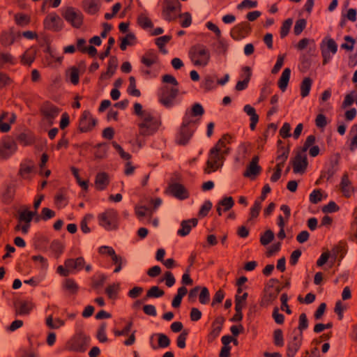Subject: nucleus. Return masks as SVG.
I'll list each match as a JSON object with an SVG mask.
<instances>
[{
    "label": "nucleus",
    "mask_w": 357,
    "mask_h": 357,
    "mask_svg": "<svg viewBox=\"0 0 357 357\" xmlns=\"http://www.w3.org/2000/svg\"><path fill=\"white\" fill-rule=\"evenodd\" d=\"M142 63L146 67L150 68L158 61V56L154 51L147 52L141 59Z\"/></svg>",
    "instance_id": "nucleus-30"
},
{
    "label": "nucleus",
    "mask_w": 357,
    "mask_h": 357,
    "mask_svg": "<svg viewBox=\"0 0 357 357\" xmlns=\"http://www.w3.org/2000/svg\"><path fill=\"white\" fill-rule=\"evenodd\" d=\"M243 70L247 71V77L244 79L243 81H238L236 85V89L237 91H243L247 88L248 82L250 81L251 77V70L250 67L245 66L243 68Z\"/></svg>",
    "instance_id": "nucleus-38"
},
{
    "label": "nucleus",
    "mask_w": 357,
    "mask_h": 357,
    "mask_svg": "<svg viewBox=\"0 0 357 357\" xmlns=\"http://www.w3.org/2000/svg\"><path fill=\"white\" fill-rule=\"evenodd\" d=\"M35 164L31 160H25L20 165L19 174L24 179L29 178V175L33 172Z\"/></svg>",
    "instance_id": "nucleus-24"
},
{
    "label": "nucleus",
    "mask_w": 357,
    "mask_h": 357,
    "mask_svg": "<svg viewBox=\"0 0 357 357\" xmlns=\"http://www.w3.org/2000/svg\"><path fill=\"white\" fill-rule=\"evenodd\" d=\"M278 156L276 158V160H282V162H285L288 158L289 150L287 147H286L285 142L279 139L278 141Z\"/></svg>",
    "instance_id": "nucleus-31"
},
{
    "label": "nucleus",
    "mask_w": 357,
    "mask_h": 357,
    "mask_svg": "<svg viewBox=\"0 0 357 357\" xmlns=\"http://www.w3.org/2000/svg\"><path fill=\"white\" fill-rule=\"evenodd\" d=\"M224 322V319L222 317L217 318L213 324V329L208 335V341L213 342L220 333L222 330V326Z\"/></svg>",
    "instance_id": "nucleus-28"
},
{
    "label": "nucleus",
    "mask_w": 357,
    "mask_h": 357,
    "mask_svg": "<svg viewBox=\"0 0 357 357\" xmlns=\"http://www.w3.org/2000/svg\"><path fill=\"white\" fill-rule=\"evenodd\" d=\"M135 40V36L132 33H128L124 38L121 39V43L120 45V48L122 50H125L128 45H133V43Z\"/></svg>",
    "instance_id": "nucleus-53"
},
{
    "label": "nucleus",
    "mask_w": 357,
    "mask_h": 357,
    "mask_svg": "<svg viewBox=\"0 0 357 357\" xmlns=\"http://www.w3.org/2000/svg\"><path fill=\"white\" fill-rule=\"evenodd\" d=\"M46 324L51 329H57L64 325V321L60 319L53 320L52 315H50L46 319Z\"/></svg>",
    "instance_id": "nucleus-51"
},
{
    "label": "nucleus",
    "mask_w": 357,
    "mask_h": 357,
    "mask_svg": "<svg viewBox=\"0 0 357 357\" xmlns=\"http://www.w3.org/2000/svg\"><path fill=\"white\" fill-rule=\"evenodd\" d=\"M40 112L43 116V124L45 129H47L54 123L56 118L60 112V109L56 106L46 102L41 107Z\"/></svg>",
    "instance_id": "nucleus-5"
},
{
    "label": "nucleus",
    "mask_w": 357,
    "mask_h": 357,
    "mask_svg": "<svg viewBox=\"0 0 357 357\" xmlns=\"http://www.w3.org/2000/svg\"><path fill=\"white\" fill-rule=\"evenodd\" d=\"M220 206L224 212L228 211L234 205V201L231 197H225L217 204Z\"/></svg>",
    "instance_id": "nucleus-40"
},
{
    "label": "nucleus",
    "mask_w": 357,
    "mask_h": 357,
    "mask_svg": "<svg viewBox=\"0 0 357 357\" xmlns=\"http://www.w3.org/2000/svg\"><path fill=\"white\" fill-rule=\"evenodd\" d=\"M67 75L69 77L70 81L73 84H77L79 82V70L76 67H71L67 71Z\"/></svg>",
    "instance_id": "nucleus-52"
},
{
    "label": "nucleus",
    "mask_w": 357,
    "mask_h": 357,
    "mask_svg": "<svg viewBox=\"0 0 357 357\" xmlns=\"http://www.w3.org/2000/svg\"><path fill=\"white\" fill-rule=\"evenodd\" d=\"M170 192L179 199H184L188 197V193L185 187L178 183H174L169 187Z\"/></svg>",
    "instance_id": "nucleus-19"
},
{
    "label": "nucleus",
    "mask_w": 357,
    "mask_h": 357,
    "mask_svg": "<svg viewBox=\"0 0 357 357\" xmlns=\"http://www.w3.org/2000/svg\"><path fill=\"white\" fill-rule=\"evenodd\" d=\"M128 92L133 96L138 97L140 96V91L136 89V81L134 77L131 76L129 78V86L128 88Z\"/></svg>",
    "instance_id": "nucleus-54"
},
{
    "label": "nucleus",
    "mask_w": 357,
    "mask_h": 357,
    "mask_svg": "<svg viewBox=\"0 0 357 357\" xmlns=\"http://www.w3.org/2000/svg\"><path fill=\"white\" fill-rule=\"evenodd\" d=\"M230 139V135H223L211 149L206 166L204 168L206 174L214 172L222 165L224 155L229 153V147L227 145L229 143Z\"/></svg>",
    "instance_id": "nucleus-1"
},
{
    "label": "nucleus",
    "mask_w": 357,
    "mask_h": 357,
    "mask_svg": "<svg viewBox=\"0 0 357 357\" xmlns=\"http://www.w3.org/2000/svg\"><path fill=\"white\" fill-rule=\"evenodd\" d=\"M292 23H293V20L291 18L286 20L283 22L281 29H280L281 38H284L287 36V34L289 33V29L292 25Z\"/></svg>",
    "instance_id": "nucleus-58"
},
{
    "label": "nucleus",
    "mask_w": 357,
    "mask_h": 357,
    "mask_svg": "<svg viewBox=\"0 0 357 357\" xmlns=\"http://www.w3.org/2000/svg\"><path fill=\"white\" fill-rule=\"evenodd\" d=\"M154 337H158V347L161 348H166L170 344L169 338L163 333H155L151 335V340Z\"/></svg>",
    "instance_id": "nucleus-43"
},
{
    "label": "nucleus",
    "mask_w": 357,
    "mask_h": 357,
    "mask_svg": "<svg viewBox=\"0 0 357 357\" xmlns=\"http://www.w3.org/2000/svg\"><path fill=\"white\" fill-rule=\"evenodd\" d=\"M14 20L17 25L25 26L30 23L31 18L29 15L24 13H17L14 16Z\"/></svg>",
    "instance_id": "nucleus-36"
},
{
    "label": "nucleus",
    "mask_w": 357,
    "mask_h": 357,
    "mask_svg": "<svg viewBox=\"0 0 357 357\" xmlns=\"http://www.w3.org/2000/svg\"><path fill=\"white\" fill-rule=\"evenodd\" d=\"M312 81L310 77H305L301 84V95L302 97H306L308 96Z\"/></svg>",
    "instance_id": "nucleus-42"
},
{
    "label": "nucleus",
    "mask_w": 357,
    "mask_h": 357,
    "mask_svg": "<svg viewBox=\"0 0 357 357\" xmlns=\"http://www.w3.org/2000/svg\"><path fill=\"white\" fill-rule=\"evenodd\" d=\"M15 119L16 116L13 113L3 112L0 116V132H8L10 124L15 122Z\"/></svg>",
    "instance_id": "nucleus-15"
},
{
    "label": "nucleus",
    "mask_w": 357,
    "mask_h": 357,
    "mask_svg": "<svg viewBox=\"0 0 357 357\" xmlns=\"http://www.w3.org/2000/svg\"><path fill=\"white\" fill-rule=\"evenodd\" d=\"M302 343V335L294 336L292 340L288 342L287 348V356L294 357L299 350Z\"/></svg>",
    "instance_id": "nucleus-14"
},
{
    "label": "nucleus",
    "mask_w": 357,
    "mask_h": 357,
    "mask_svg": "<svg viewBox=\"0 0 357 357\" xmlns=\"http://www.w3.org/2000/svg\"><path fill=\"white\" fill-rule=\"evenodd\" d=\"M307 21L305 19H300L296 22L294 28V32L295 35L298 36L301 33L303 29L305 28Z\"/></svg>",
    "instance_id": "nucleus-60"
},
{
    "label": "nucleus",
    "mask_w": 357,
    "mask_h": 357,
    "mask_svg": "<svg viewBox=\"0 0 357 357\" xmlns=\"http://www.w3.org/2000/svg\"><path fill=\"white\" fill-rule=\"evenodd\" d=\"M259 157L255 156L248 165L246 171L243 173L245 177L253 178L258 175L261 168L258 165Z\"/></svg>",
    "instance_id": "nucleus-18"
},
{
    "label": "nucleus",
    "mask_w": 357,
    "mask_h": 357,
    "mask_svg": "<svg viewBox=\"0 0 357 357\" xmlns=\"http://www.w3.org/2000/svg\"><path fill=\"white\" fill-rule=\"evenodd\" d=\"M347 252L346 243L343 241L339 242L337 245L334 246L331 251V256L337 258L340 257V259H342Z\"/></svg>",
    "instance_id": "nucleus-33"
},
{
    "label": "nucleus",
    "mask_w": 357,
    "mask_h": 357,
    "mask_svg": "<svg viewBox=\"0 0 357 357\" xmlns=\"http://www.w3.org/2000/svg\"><path fill=\"white\" fill-rule=\"evenodd\" d=\"M189 58L194 66L206 67L210 61L211 53L204 45H197L190 48Z\"/></svg>",
    "instance_id": "nucleus-3"
},
{
    "label": "nucleus",
    "mask_w": 357,
    "mask_h": 357,
    "mask_svg": "<svg viewBox=\"0 0 357 357\" xmlns=\"http://www.w3.org/2000/svg\"><path fill=\"white\" fill-rule=\"evenodd\" d=\"M178 93V89L174 86H165L159 96L160 102L167 108H171L174 105V99Z\"/></svg>",
    "instance_id": "nucleus-6"
},
{
    "label": "nucleus",
    "mask_w": 357,
    "mask_h": 357,
    "mask_svg": "<svg viewBox=\"0 0 357 357\" xmlns=\"http://www.w3.org/2000/svg\"><path fill=\"white\" fill-rule=\"evenodd\" d=\"M248 293L245 292L243 295H236L235 297V310L238 311L239 310H242L243 308L245 305V301L248 298Z\"/></svg>",
    "instance_id": "nucleus-47"
},
{
    "label": "nucleus",
    "mask_w": 357,
    "mask_h": 357,
    "mask_svg": "<svg viewBox=\"0 0 357 357\" xmlns=\"http://www.w3.org/2000/svg\"><path fill=\"white\" fill-rule=\"evenodd\" d=\"M273 342L275 346L282 347L284 345L283 333L281 329H276L273 333Z\"/></svg>",
    "instance_id": "nucleus-57"
},
{
    "label": "nucleus",
    "mask_w": 357,
    "mask_h": 357,
    "mask_svg": "<svg viewBox=\"0 0 357 357\" xmlns=\"http://www.w3.org/2000/svg\"><path fill=\"white\" fill-rule=\"evenodd\" d=\"M17 149V144L9 135H5L0 142V157L8 159Z\"/></svg>",
    "instance_id": "nucleus-7"
},
{
    "label": "nucleus",
    "mask_w": 357,
    "mask_h": 357,
    "mask_svg": "<svg viewBox=\"0 0 357 357\" xmlns=\"http://www.w3.org/2000/svg\"><path fill=\"white\" fill-rule=\"evenodd\" d=\"M198 119H189L183 116L181 126V134H193L197 131Z\"/></svg>",
    "instance_id": "nucleus-13"
},
{
    "label": "nucleus",
    "mask_w": 357,
    "mask_h": 357,
    "mask_svg": "<svg viewBox=\"0 0 357 357\" xmlns=\"http://www.w3.org/2000/svg\"><path fill=\"white\" fill-rule=\"evenodd\" d=\"M204 113V109L201 104L195 103L191 108L186 109L183 116L189 119H198Z\"/></svg>",
    "instance_id": "nucleus-20"
},
{
    "label": "nucleus",
    "mask_w": 357,
    "mask_h": 357,
    "mask_svg": "<svg viewBox=\"0 0 357 357\" xmlns=\"http://www.w3.org/2000/svg\"><path fill=\"white\" fill-rule=\"evenodd\" d=\"M308 327V320L307 319V316L305 313H302L299 316V324L298 326V329L300 331L302 335V332L307 328Z\"/></svg>",
    "instance_id": "nucleus-63"
},
{
    "label": "nucleus",
    "mask_w": 357,
    "mask_h": 357,
    "mask_svg": "<svg viewBox=\"0 0 357 357\" xmlns=\"http://www.w3.org/2000/svg\"><path fill=\"white\" fill-rule=\"evenodd\" d=\"M250 31V24L248 22H242L231 29L230 36L235 40H241L248 36Z\"/></svg>",
    "instance_id": "nucleus-9"
},
{
    "label": "nucleus",
    "mask_w": 357,
    "mask_h": 357,
    "mask_svg": "<svg viewBox=\"0 0 357 357\" xmlns=\"http://www.w3.org/2000/svg\"><path fill=\"white\" fill-rule=\"evenodd\" d=\"M33 308V304L28 301L22 302L17 310V314L20 315H27Z\"/></svg>",
    "instance_id": "nucleus-45"
},
{
    "label": "nucleus",
    "mask_w": 357,
    "mask_h": 357,
    "mask_svg": "<svg viewBox=\"0 0 357 357\" xmlns=\"http://www.w3.org/2000/svg\"><path fill=\"white\" fill-rule=\"evenodd\" d=\"M165 291L158 286L151 287L146 292V298H160L164 296Z\"/></svg>",
    "instance_id": "nucleus-48"
},
{
    "label": "nucleus",
    "mask_w": 357,
    "mask_h": 357,
    "mask_svg": "<svg viewBox=\"0 0 357 357\" xmlns=\"http://www.w3.org/2000/svg\"><path fill=\"white\" fill-rule=\"evenodd\" d=\"M135 213L139 218H142L146 215L151 216L153 211H151V208L146 206H137L135 207Z\"/></svg>",
    "instance_id": "nucleus-61"
},
{
    "label": "nucleus",
    "mask_w": 357,
    "mask_h": 357,
    "mask_svg": "<svg viewBox=\"0 0 357 357\" xmlns=\"http://www.w3.org/2000/svg\"><path fill=\"white\" fill-rule=\"evenodd\" d=\"M99 225L107 231L116 230L119 225L118 212L113 208H108L98 216Z\"/></svg>",
    "instance_id": "nucleus-4"
},
{
    "label": "nucleus",
    "mask_w": 357,
    "mask_h": 357,
    "mask_svg": "<svg viewBox=\"0 0 357 357\" xmlns=\"http://www.w3.org/2000/svg\"><path fill=\"white\" fill-rule=\"evenodd\" d=\"M340 188L343 195L347 198L350 197L354 192V188L352 186L351 182L349 179L347 173H344L343 174L340 183Z\"/></svg>",
    "instance_id": "nucleus-17"
},
{
    "label": "nucleus",
    "mask_w": 357,
    "mask_h": 357,
    "mask_svg": "<svg viewBox=\"0 0 357 357\" xmlns=\"http://www.w3.org/2000/svg\"><path fill=\"white\" fill-rule=\"evenodd\" d=\"M32 260L35 261L38 267L41 271H46L48 267L47 259L41 255H34L31 257Z\"/></svg>",
    "instance_id": "nucleus-46"
},
{
    "label": "nucleus",
    "mask_w": 357,
    "mask_h": 357,
    "mask_svg": "<svg viewBox=\"0 0 357 357\" xmlns=\"http://www.w3.org/2000/svg\"><path fill=\"white\" fill-rule=\"evenodd\" d=\"M307 160L305 153L301 151L295 156L292 161L294 172L303 174L307 167Z\"/></svg>",
    "instance_id": "nucleus-11"
},
{
    "label": "nucleus",
    "mask_w": 357,
    "mask_h": 357,
    "mask_svg": "<svg viewBox=\"0 0 357 357\" xmlns=\"http://www.w3.org/2000/svg\"><path fill=\"white\" fill-rule=\"evenodd\" d=\"M50 249L59 256L63 252V245L59 241L54 240L51 243Z\"/></svg>",
    "instance_id": "nucleus-62"
},
{
    "label": "nucleus",
    "mask_w": 357,
    "mask_h": 357,
    "mask_svg": "<svg viewBox=\"0 0 357 357\" xmlns=\"http://www.w3.org/2000/svg\"><path fill=\"white\" fill-rule=\"evenodd\" d=\"M176 0H166L165 7L162 11L163 17L168 21H172L175 19L174 12L176 9Z\"/></svg>",
    "instance_id": "nucleus-21"
},
{
    "label": "nucleus",
    "mask_w": 357,
    "mask_h": 357,
    "mask_svg": "<svg viewBox=\"0 0 357 357\" xmlns=\"http://www.w3.org/2000/svg\"><path fill=\"white\" fill-rule=\"evenodd\" d=\"M338 159L332 160L326 170L321 172L319 179L326 178L329 180L335 174L337 170Z\"/></svg>",
    "instance_id": "nucleus-29"
},
{
    "label": "nucleus",
    "mask_w": 357,
    "mask_h": 357,
    "mask_svg": "<svg viewBox=\"0 0 357 357\" xmlns=\"http://www.w3.org/2000/svg\"><path fill=\"white\" fill-rule=\"evenodd\" d=\"M90 340V337L84 334L79 335L75 341L73 349L78 352L85 351L86 347L89 344Z\"/></svg>",
    "instance_id": "nucleus-22"
},
{
    "label": "nucleus",
    "mask_w": 357,
    "mask_h": 357,
    "mask_svg": "<svg viewBox=\"0 0 357 357\" xmlns=\"http://www.w3.org/2000/svg\"><path fill=\"white\" fill-rule=\"evenodd\" d=\"M197 220L192 218L186 220H183L181 223V228L178 230L177 234L181 236H185L188 235L191 229L197 225Z\"/></svg>",
    "instance_id": "nucleus-23"
},
{
    "label": "nucleus",
    "mask_w": 357,
    "mask_h": 357,
    "mask_svg": "<svg viewBox=\"0 0 357 357\" xmlns=\"http://www.w3.org/2000/svg\"><path fill=\"white\" fill-rule=\"evenodd\" d=\"M83 3L85 10L90 14L96 13L99 9L98 0H84Z\"/></svg>",
    "instance_id": "nucleus-35"
},
{
    "label": "nucleus",
    "mask_w": 357,
    "mask_h": 357,
    "mask_svg": "<svg viewBox=\"0 0 357 357\" xmlns=\"http://www.w3.org/2000/svg\"><path fill=\"white\" fill-rule=\"evenodd\" d=\"M97 120L92 116L89 112L84 111L79 120V130L82 132H91Z\"/></svg>",
    "instance_id": "nucleus-10"
},
{
    "label": "nucleus",
    "mask_w": 357,
    "mask_h": 357,
    "mask_svg": "<svg viewBox=\"0 0 357 357\" xmlns=\"http://www.w3.org/2000/svg\"><path fill=\"white\" fill-rule=\"evenodd\" d=\"M36 211L32 212L27 209L21 211L19 214L18 221L24 223H31L33 218L36 214Z\"/></svg>",
    "instance_id": "nucleus-37"
},
{
    "label": "nucleus",
    "mask_w": 357,
    "mask_h": 357,
    "mask_svg": "<svg viewBox=\"0 0 357 357\" xmlns=\"http://www.w3.org/2000/svg\"><path fill=\"white\" fill-rule=\"evenodd\" d=\"M62 15L65 20L75 28L80 27L82 24V13L73 7H67L63 10Z\"/></svg>",
    "instance_id": "nucleus-8"
},
{
    "label": "nucleus",
    "mask_w": 357,
    "mask_h": 357,
    "mask_svg": "<svg viewBox=\"0 0 357 357\" xmlns=\"http://www.w3.org/2000/svg\"><path fill=\"white\" fill-rule=\"evenodd\" d=\"M64 287L73 294L76 293L78 289L77 284L72 279H67L65 281Z\"/></svg>",
    "instance_id": "nucleus-64"
},
{
    "label": "nucleus",
    "mask_w": 357,
    "mask_h": 357,
    "mask_svg": "<svg viewBox=\"0 0 357 357\" xmlns=\"http://www.w3.org/2000/svg\"><path fill=\"white\" fill-rule=\"evenodd\" d=\"M114 264L116 265V268L114 270V273H119L122 269V266L126 265V259L120 255H117L116 253L111 257Z\"/></svg>",
    "instance_id": "nucleus-39"
},
{
    "label": "nucleus",
    "mask_w": 357,
    "mask_h": 357,
    "mask_svg": "<svg viewBox=\"0 0 357 357\" xmlns=\"http://www.w3.org/2000/svg\"><path fill=\"white\" fill-rule=\"evenodd\" d=\"M134 112L141 119L142 122L139 124V126L142 132H154L159 130L160 121L149 111L143 110L142 105L140 103H135Z\"/></svg>",
    "instance_id": "nucleus-2"
},
{
    "label": "nucleus",
    "mask_w": 357,
    "mask_h": 357,
    "mask_svg": "<svg viewBox=\"0 0 357 357\" xmlns=\"http://www.w3.org/2000/svg\"><path fill=\"white\" fill-rule=\"evenodd\" d=\"M116 66V58L114 56L111 57L108 63L107 70L105 73H102L100 76V79L103 80L110 78L114 74Z\"/></svg>",
    "instance_id": "nucleus-32"
},
{
    "label": "nucleus",
    "mask_w": 357,
    "mask_h": 357,
    "mask_svg": "<svg viewBox=\"0 0 357 357\" xmlns=\"http://www.w3.org/2000/svg\"><path fill=\"white\" fill-rule=\"evenodd\" d=\"M291 75V70L288 68H285L281 77L278 81V86L282 91H284L287 87Z\"/></svg>",
    "instance_id": "nucleus-34"
},
{
    "label": "nucleus",
    "mask_w": 357,
    "mask_h": 357,
    "mask_svg": "<svg viewBox=\"0 0 357 357\" xmlns=\"http://www.w3.org/2000/svg\"><path fill=\"white\" fill-rule=\"evenodd\" d=\"M109 183V175L105 172L98 173L95 179V187L98 190H105Z\"/></svg>",
    "instance_id": "nucleus-25"
},
{
    "label": "nucleus",
    "mask_w": 357,
    "mask_h": 357,
    "mask_svg": "<svg viewBox=\"0 0 357 357\" xmlns=\"http://www.w3.org/2000/svg\"><path fill=\"white\" fill-rule=\"evenodd\" d=\"M261 208V203L259 199H256L253 206L250 208V218L248 220V222L251 220L258 217L259 212Z\"/></svg>",
    "instance_id": "nucleus-50"
},
{
    "label": "nucleus",
    "mask_w": 357,
    "mask_h": 357,
    "mask_svg": "<svg viewBox=\"0 0 357 357\" xmlns=\"http://www.w3.org/2000/svg\"><path fill=\"white\" fill-rule=\"evenodd\" d=\"M320 48L321 52H323L324 50L326 51L327 53L331 52L334 54L337 51V45L333 39L325 38L321 43Z\"/></svg>",
    "instance_id": "nucleus-27"
},
{
    "label": "nucleus",
    "mask_w": 357,
    "mask_h": 357,
    "mask_svg": "<svg viewBox=\"0 0 357 357\" xmlns=\"http://www.w3.org/2000/svg\"><path fill=\"white\" fill-rule=\"evenodd\" d=\"M280 291V288L273 289L272 287H268L265 289L264 295L261 299V305L267 307L277 298Z\"/></svg>",
    "instance_id": "nucleus-12"
},
{
    "label": "nucleus",
    "mask_w": 357,
    "mask_h": 357,
    "mask_svg": "<svg viewBox=\"0 0 357 357\" xmlns=\"http://www.w3.org/2000/svg\"><path fill=\"white\" fill-rule=\"evenodd\" d=\"M84 259L82 257H79L76 259H68L65 261V266L69 269L70 271L81 270L84 267Z\"/></svg>",
    "instance_id": "nucleus-26"
},
{
    "label": "nucleus",
    "mask_w": 357,
    "mask_h": 357,
    "mask_svg": "<svg viewBox=\"0 0 357 357\" xmlns=\"http://www.w3.org/2000/svg\"><path fill=\"white\" fill-rule=\"evenodd\" d=\"M327 119L324 114H319L317 116L315 119V125L318 128L320 129V132L324 131L323 129L327 125Z\"/></svg>",
    "instance_id": "nucleus-59"
},
{
    "label": "nucleus",
    "mask_w": 357,
    "mask_h": 357,
    "mask_svg": "<svg viewBox=\"0 0 357 357\" xmlns=\"http://www.w3.org/2000/svg\"><path fill=\"white\" fill-rule=\"evenodd\" d=\"M119 291V284L113 283L105 289V293L110 299H115Z\"/></svg>",
    "instance_id": "nucleus-44"
},
{
    "label": "nucleus",
    "mask_w": 357,
    "mask_h": 357,
    "mask_svg": "<svg viewBox=\"0 0 357 357\" xmlns=\"http://www.w3.org/2000/svg\"><path fill=\"white\" fill-rule=\"evenodd\" d=\"M61 19L55 13L50 14L44 20L45 29L58 31L61 29Z\"/></svg>",
    "instance_id": "nucleus-16"
},
{
    "label": "nucleus",
    "mask_w": 357,
    "mask_h": 357,
    "mask_svg": "<svg viewBox=\"0 0 357 357\" xmlns=\"http://www.w3.org/2000/svg\"><path fill=\"white\" fill-rule=\"evenodd\" d=\"M201 291L199 294V301L200 303L203 305H206L210 301V294L209 291L206 287H201L200 289Z\"/></svg>",
    "instance_id": "nucleus-56"
},
{
    "label": "nucleus",
    "mask_w": 357,
    "mask_h": 357,
    "mask_svg": "<svg viewBox=\"0 0 357 357\" xmlns=\"http://www.w3.org/2000/svg\"><path fill=\"white\" fill-rule=\"evenodd\" d=\"M96 148V151L95 152V156L97 158H103L107 153V151L108 149V145L107 143H99L97 144L95 146Z\"/></svg>",
    "instance_id": "nucleus-49"
},
{
    "label": "nucleus",
    "mask_w": 357,
    "mask_h": 357,
    "mask_svg": "<svg viewBox=\"0 0 357 357\" xmlns=\"http://www.w3.org/2000/svg\"><path fill=\"white\" fill-rule=\"evenodd\" d=\"M138 24L144 29L152 28L153 24L148 16L142 13L138 15L137 17Z\"/></svg>",
    "instance_id": "nucleus-41"
},
{
    "label": "nucleus",
    "mask_w": 357,
    "mask_h": 357,
    "mask_svg": "<svg viewBox=\"0 0 357 357\" xmlns=\"http://www.w3.org/2000/svg\"><path fill=\"white\" fill-rule=\"evenodd\" d=\"M274 238V233L271 230H266L260 238V243L263 245H266L270 243Z\"/></svg>",
    "instance_id": "nucleus-55"
}]
</instances>
